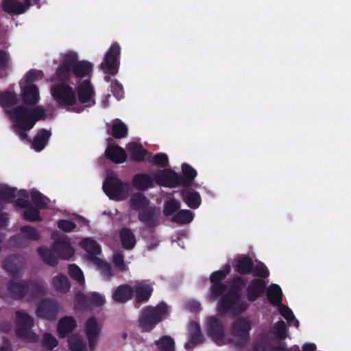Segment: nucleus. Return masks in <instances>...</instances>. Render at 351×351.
Wrapping results in <instances>:
<instances>
[{
    "label": "nucleus",
    "instance_id": "nucleus-1",
    "mask_svg": "<svg viewBox=\"0 0 351 351\" xmlns=\"http://www.w3.org/2000/svg\"><path fill=\"white\" fill-rule=\"evenodd\" d=\"M6 112L14 121L13 128L14 132L23 140L27 138L26 130L32 129L37 120L45 119V110L41 106L36 107L17 106Z\"/></svg>",
    "mask_w": 351,
    "mask_h": 351
},
{
    "label": "nucleus",
    "instance_id": "nucleus-2",
    "mask_svg": "<svg viewBox=\"0 0 351 351\" xmlns=\"http://www.w3.org/2000/svg\"><path fill=\"white\" fill-rule=\"evenodd\" d=\"M244 285L242 278L237 277L233 280L228 291L219 300L217 309L221 314L230 313L235 315L247 309V303L239 300V292Z\"/></svg>",
    "mask_w": 351,
    "mask_h": 351
},
{
    "label": "nucleus",
    "instance_id": "nucleus-3",
    "mask_svg": "<svg viewBox=\"0 0 351 351\" xmlns=\"http://www.w3.org/2000/svg\"><path fill=\"white\" fill-rule=\"evenodd\" d=\"M53 239L54 240L53 250L45 247L38 249V253L43 261L50 266H55L58 263L54 252L63 259H69L74 254V250L71 246L69 239L66 236L59 235L56 237L55 234H53Z\"/></svg>",
    "mask_w": 351,
    "mask_h": 351
},
{
    "label": "nucleus",
    "instance_id": "nucleus-4",
    "mask_svg": "<svg viewBox=\"0 0 351 351\" xmlns=\"http://www.w3.org/2000/svg\"><path fill=\"white\" fill-rule=\"evenodd\" d=\"M77 54L69 52L64 55L62 64L56 71L59 79L66 82L70 77L71 71L77 77H84L88 75L92 70V64L86 61H77Z\"/></svg>",
    "mask_w": 351,
    "mask_h": 351
},
{
    "label": "nucleus",
    "instance_id": "nucleus-5",
    "mask_svg": "<svg viewBox=\"0 0 351 351\" xmlns=\"http://www.w3.org/2000/svg\"><path fill=\"white\" fill-rule=\"evenodd\" d=\"M182 169L185 178L178 176L171 169L160 170L155 175L156 180L160 184L166 186L173 187L177 184L189 186L191 181L196 177L197 172L189 165L184 163Z\"/></svg>",
    "mask_w": 351,
    "mask_h": 351
},
{
    "label": "nucleus",
    "instance_id": "nucleus-6",
    "mask_svg": "<svg viewBox=\"0 0 351 351\" xmlns=\"http://www.w3.org/2000/svg\"><path fill=\"white\" fill-rule=\"evenodd\" d=\"M167 313V306L163 302L154 308L147 306L141 311L138 318V326L145 331H151L162 321V316Z\"/></svg>",
    "mask_w": 351,
    "mask_h": 351
},
{
    "label": "nucleus",
    "instance_id": "nucleus-7",
    "mask_svg": "<svg viewBox=\"0 0 351 351\" xmlns=\"http://www.w3.org/2000/svg\"><path fill=\"white\" fill-rule=\"evenodd\" d=\"M34 326V319L23 311L16 312V333L18 337L29 342H36L39 336L31 329Z\"/></svg>",
    "mask_w": 351,
    "mask_h": 351
},
{
    "label": "nucleus",
    "instance_id": "nucleus-8",
    "mask_svg": "<svg viewBox=\"0 0 351 351\" xmlns=\"http://www.w3.org/2000/svg\"><path fill=\"white\" fill-rule=\"evenodd\" d=\"M251 329V321L243 317L236 319L230 328L229 341L237 346L244 345L249 340V331Z\"/></svg>",
    "mask_w": 351,
    "mask_h": 351
},
{
    "label": "nucleus",
    "instance_id": "nucleus-9",
    "mask_svg": "<svg viewBox=\"0 0 351 351\" xmlns=\"http://www.w3.org/2000/svg\"><path fill=\"white\" fill-rule=\"evenodd\" d=\"M128 183L122 182L115 177H108L103 184L106 194L112 199L120 201L127 198L130 190Z\"/></svg>",
    "mask_w": 351,
    "mask_h": 351
},
{
    "label": "nucleus",
    "instance_id": "nucleus-10",
    "mask_svg": "<svg viewBox=\"0 0 351 351\" xmlns=\"http://www.w3.org/2000/svg\"><path fill=\"white\" fill-rule=\"evenodd\" d=\"M40 238V234L35 228L31 226H23L21 228V233L12 237L9 239V243L12 246L26 247L29 245L28 241H36Z\"/></svg>",
    "mask_w": 351,
    "mask_h": 351
},
{
    "label": "nucleus",
    "instance_id": "nucleus-11",
    "mask_svg": "<svg viewBox=\"0 0 351 351\" xmlns=\"http://www.w3.org/2000/svg\"><path fill=\"white\" fill-rule=\"evenodd\" d=\"M50 91L55 100L61 104L72 106L76 102L75 93L69 85H53Z\"/></svg>",
    "mask_w": 351,
    "mask_h": 351
},
{
    "label": "nucleus",
    "instance_id": "nucleus-12",
    "mask_svg": "<svg viewBox=\"0 0 351 351\" xmlns=\"http://www.w3.org/2000/svg\"><path fill=\"white\" fill-rule=\"evenodd\" d=\"M120 55V47L117 43L113 44L104 57V62L99 65L105 73L114 75L119 70L118 57Z\"/></svg>",
    "mask_w": 351,
    "mask_h": 351
},
{
    "label": "nucleus",
    "instance_id": "nucleus-13",
    "mask_svg": "<svg viewBox=\"0 0 351 351\" xmlns=\"http://www.w3.org/2000/svg\"><path fill=\"white\" fill-rule=\"evenodd\" d=\"M58 311V303L54 300L46 298L38 303L36 315L40 318L51 320L56 318Z\"/></svg>",
    "mask_w": 351,
    "mask_h": 351
},
{
    "label": "nucleus",
    "instance_id": "nucleus-14",
    "mask_svg": "<svg viewBox=\"0 0 351 351\" xmlns=\"http://www.w3.org/2000/svg\"><path fill=\"white\" fill-rule=\"evenodd\" d=\"M225 270L226 271H215L210 276V281L214 284L210 287L211 292L208 296V298L210 301L215 300L217 297H219L228 289V287L226 285L219 283L226 277V275L230 272V267L229 265H226Z\"/></svg>",
    "mask_w": 351,
    "mask_h": 351
},
{
    "label": "nucleus",
    "instance_id": "nucleus-15",
    "mask_svg": "<svg viewBox=\"0 0 351 351\" xmlns=\"http://www.w3.org/2000/svg\"><path fill=\"white\" fill-rule=\"evenodd\" d=\"M101 326L94 317L88 318L85 324V333L88 340L89 348L93 350L98 341Z\"/></svg>",
    "mask_w": 351,
    "mask_h": 351
},
{
    "label": "nucleus",
    "instance_id": "nucleus-16",
    "mask_svg": "<svg viewBox=\"0 0 351 351\" xmlns=\"http://www.w3.org/2000/svg\"><path fill=\"white\" fill-rule=\"evenodd\" d=\"M208 335L217 344H225L224 330L221 322L215 317H210L207 319Z\"/></svg>",
    "mask_w": 351,
    "mask_h": 351
},
{
    "label": "nucleus",
    "instance_id": "nucleus-17",
    "mask_svg": "<svg viewBox=\"0 0 351 351\" xmlns=\"http://www.w3.org/2000/svg\"><path fill=\"white\" fill-rule=\"evenodd\" d=\"M160 217V209L154 206L141 210L138 215V219L149 228L158 225Z\"/></svg>",
    "mask_w": 351,
    "mask_h": 351
},
{
    "label": "nucleus",
    "instance_id": "nucleus-18",
    "mask_svg": "<svg viewBox=\"0 0 351 351\" xmlns=\"http://www.w3.org/2000/svg\"><path fill=\"white\" fill-rule=\"evenodd\" d=\"M78 99L82 104L90 106L95 104L93 99L94 90L89 80H84L77 88Z\"/></svg>",
    "mask_w": 351,
    "mask_h": 351
},
{
    "label": "nucleus",
    "instance_id": "nucleus-19",
    "mask_svg": "<svg viewBox=\"0 0 351 351\" xmlns=\"http://www.w3.org/2000/svg\"><path fill=\"white\" fill-rule=\"evenodd\" d=\"M25 259L20 255L14 254L8 256L3 263L4 269L12 276H16L22 269Z\"/></svg>",
    "mask_w": 351,
    "mask_h": 351
},
{
    "label": "nucleus",
    "instance_id": "nucleus-20",
    "mask_svg": "<svg viewBox=\"0 0 351 351\" xmlns=\"http://www.w3.org/2000/svg\"><path fill=\"white\" fill-rule=\"evenodd\" d=\"M132 287L134 293H135L136 301L138 303L147 302L153 291V288L143 281L136 282Z\"/></svg>",
    "mask_w": 351,
    "mask_h": 351
},
{
    "label": "nucleus",
    "instance_id": "nucleus-21",
    "mask_svg": "<svg viewBox=\"0 0 351 351\" xmlns=\"http://www.w3.org/2000/svg\"><path fill=\"white\" fill-rule=\"evenodd\" d=\"M31 5V0H25L24 3L17 0H5L3 4V10L10 13L20 14L25 12Z\"/></svg>",
    "mask_w": 351,
    "mask_h": 351
},
{
    "label": "nucleus",
    "instance_id": "nucleus-22",
    "mask_svg": "<svg viewBox=\"0 0 351 351\" xmlns=\"http://www.w3.org/2000/svg\"><path fill=\"white\" fill-rule=\"evenodd\" d=\"M9 293L14 298H27L28 282L14 279L8 284Z\"/></svg>",
    "mask_w": 351,
    "mask_h": 351
},
{
    "label": "nucleus",
    "instance_id": "nucleus-23",
    "mask_svg": "<svg viewBox=\"0 0 351 351\" xmlns=\"http://www.w3.org/2000/svg\"><path fill=\"white\" fill-rule=\"evenodd\" d=\"M134 289L132 286L125 284L119 286L113 292V300L119 303H125L132 298Z\"/></svg>",
    "mask_w": 351,
    "mask_h": 351
},
{
    "label": "nucleus",
    "instance_id": "nucleus-24",
    "mask_svg": "<svg viewBox=\"0 0 351 351\" xmlns=\"http://www.w3.org/2000/svg\"><path fill=\"white\" fill-rule=\"evenodd\" d=\"M159 171L154 173L152 176L147 174H138L133 178V185L138 191H145L153 186L155 181L160 184L155 179V175Z\"/></svg>",
    "mask_w": 351,
    "mask_h": 351
},
{
    "label": "nucleus",
    "instance_id": "nucleus-25",
    "mask_svg": "<svg viewBox=\"0 0 351 351\" xmlns=\"http://www.w3.org/2000/svg\"><path fill=\"white\" fill-rule=\"evenodd\" d=\"M17 196L27 197L28 194L25 190L16 192V188H11L6 184H0V199L6 202H11Z\"/></svg>",
    "mask_w": 351,
    "mask_h": 351
},
{
    "label": "nucleus",
    "instance_id": "nucleus-26",
    "mask_svg": "<svg viewBox=\"0 0 351 351\" xmlns=\"http://www.w3.org/2000/svg\"><path fill=\"white\" fill-rule=\"evenodd\" d=\"M105 155L107 158L118 164L125 162L127 159L125 151L118 145L109 144L105 151Z\"/></svg>",
    "mask_w": 351,
    "mask_h": 351
},
{
    "label": "nucleus",
    "instance_id": "nucleus-27",
    "mask_svg": "<svg viewBox=\"0 0 351 351\" xmlns=\"http://www.w3.org/2000/svg\"><path fill=\"white\" fill-rule=\"evenodd\" d=\"M190 341L184 344L186 349L193 348L204 341V336L201 332L200 326L196 322H191L189 326Z\"/></svg>",
    "mask_w": 351,
    "mask_h": 351
},
{
    "label": "nucleus",
    "instance_id": "nucleus-28",
    "mask_svg": "<svg viewBox=\"0 0 351 351\" xmlns=\"http://www.w3.org/2000/svg\"><path fill=\"white\" fill-rule=\"evenodd\" d=\"M16 204L20 208H27L23 212V216L26 220L34 221L40 219L38 210L33 207L27 199L18 198L16 200Z\"/></svg>",
    "mask_w": 351,
    "mask_h": 351
},
{
    "label": "nucleus",
    "instance_id": "nucleus-29",
    "mask_svg": "<svg viewBox=\"0 0 351 351\" xmlns=\"http://www.w3.org/2000/svg\"><path fill=\"white\" fill-rule=\"evenodd\" d=\"M23 101L28 105L36 104L39 99L38 88L34 84H27L23 89Z\"/></svg>",
    "mask_w": 351,
    "mask_h": 351
},
{
    "label": "nucleus",
    "instance_id": "nucleus-30",
    "mask_svg": "<svg viewBox=\"0 0 351 351\" xmlns=\"http://www.w3.org/2000/svg\"><path fill=\"white\" fill-rule=\"evenodd\" d=\"M149 200L142 193H134L130 199V206L132 209L137 211L138 213L149 207Z\"/></svg>",
    "mask_w": 351,
    "mask_h": 351
},
{
    "label": "nucleus",
    "instance_id": "nucleus-31",
    "mask_svg": "<svg viewBox=\"0 0 351 351\" xmlns=\"http://www.w3.org/2000/svg\"><path fill=\"white\" fill-rule=\"evenodd\" d=\"M47 291L45 285L40 281L28 282L27 299L32 300L40 298L45 295Z\"/></svg>",
    "mask_w": 351,
    "mask_h": 351
},
{
    "label": "nucleus",
    "instance_id": "nucleus-32",
    "mask_svg": "<svg viewBox=\"0 0 351 351\" xmlns=\"http://www.w3.org/2000/svg\"><path fill=\"white\" fill-rule=\"evenodd\" d=\"M265 287V283L263 280L255 279L248 285L247 289V296L249 300L255 301Z\"/></svg>",
    "mask_w": 351,
    "mask_h": 351
},
{
    "label": "nucleus",
    "instance_id": "nucleus-33",
    "mask_svg": "<svg viewBox=\"0 0 351 351\" xmlns=\"http://www.w3.org/2000/svg\"><path fill=\"white\" fill-rule=\"evenodd\" d=\"M77 326L75 319L72 317L66 316L62 318L58 324V330L60 335L63 337L71 332Z\"/></svg>",
    "mask_w": 351,
    "mask_h": 351
},
{
    "label": "nucleus",
    "instance_id": "nucleus-34",
    "mask_svg": "<svg viewBox=\"0 0 351 351\" xmlns=\"http://www.w3.org/2000/svg\"><path fill=\"white\" fill-rule=\"evenodd\" d=\"M51 132L47 130L42 129L39 131L37 135L34 137L32 142V147L37 151H41L46 145Z\"/></svg>",
    "mask_w": 351,
    "mask_h": 351
},
{
    "label": "nucleus",
    "instance_id": "nucleus-35",
    "mask_svg": "<svg viewBox=\"0 0 351 351\" xmlns=\"http://www.w3.org/2000/svg\"><path fill=\"white\" fill-rule=\"evenodd\" d=\"M122 245L126 250H132L136 244V238L130 229L123 228L120 231Z\"/></svg>",
    "mask_w": 351,
    "mask_h": 351
},
{
    "label": "nucleus",
    "instance_id": "nucleus-36",
    "mask_svg": "<svg viewBox=\"0 0 351 351\" xmlns=\"http://www.w3.org/2000/svg\"><path fill=\"white\" fill-rule=\"evenodd\" d=\"M82 245L88 254L86 258L90 261V256H96L101 253V247L99 244L93 239H85L82 241Z\"/></svg>",
    "mask_w": 351,
    "mask_h": 351
},
{
    "label": "nucleus",
    "instance_id": "nucleus-37",
    "mask_svg": "<svg viewBox=\"0 0 351 351\" xmlns=\"http://www.w3.org/2000/svg\"><path fill=\"white\" fill-rule=\"evenodd\" d=\"M128 149L131 157L136 161H141L149 156V153H147L140 144L131 143L128 145Z\"/></svg>",
    "mask_w": 351,
    "mask_h": 351
},
{
    "label": "nucleus",
    "instance_id": "nucleus-38",
    "mask_svg": "<svg viewBox=\"0 0 351 351\" xmlns=\"http://www.w3.org/2000/svg\"><path fill=\"white\" fill-rule=\"evenodd\" d=\"M267 295L269 300L276 306L281 305L282 303V291L277 285H271L267 289Z\"/></svg>",
    "mask_w": 351,
    "mask_h": 351
},
{
    "label": "nucleus",
    "instance_id": "nucleus-39",
    "mask_svg": "<svg viewBox=\"0 0 351 351\" xmlns=\"http://www.w3.org/2000/svg\"><path fill=\"white\" fill-rule=\"evenodd\" d=\"M68 343L73 351H87L86 343L81 335H73L70 336Z\"/></svg>",
    "mask_w": 351,
    "mask_h": 351
},
{
    "label": "nucleus",
    "instance_id": "nucleus-40",
    "mask_svg": "<svg viewBox=\"0 0 351 351\" xmlns=\"http://www.w3.org/2000/svg\"><path fill=\"white\" fill-rule=\"evenodd\" d=\"M53 283L56 290L61 293H66L70 289L69 279L66 276L62 274L53 277Z\"/></svg>",
    "mask_w": 351,
    "mask_h": 351
},
{
    "label": "nucleus",
    "instance_id": "nucleus-41",
    "mask_svg": "<svg viewBox=\"0 0 351 351\" xmlns=\"http://www.w3.org/2000/svg\"><path fill=\"white\" fill-rule=\"evenodd\" d=\"M90 262L95 264L99 269L101 274L107 279H109L112 276L110 265L103 262L97 256H90Z\"/></svg>",
    "mask_w": 351,
    "mask_h": 351
},
{
    "label": "nucleus",
    "instance_id": "nucleus-42",
    "mask_svg": "<svg viewBox=\"0 0 351 351\" xmlns=\"http://www.w3.org/2000/svg\"><path fill=\"white\" fill-rule=\"evenodd\" d=\"M193 218V213L190 210H181L173 217L172 221L180 224H186L192 221Z\"/></svg>",
    "mask_w": 351,
    "mask_h": 351
},
{
    "label": "nucleus",
    "instance_id": "nucleus-43",
    "mask_svg": "<svg viewBox=\"0 0 351 351\" xmlns=\"http://www.w3.org/2000/svg\"><path fill=\"white\" fill-rule=\"evenodd\" d=\"M174 341L169 336H164L156 341V345L160 351H175Z\"/></svg>",
    "mask_w": 351,
    "mask_h": 351
},
{
    "label": "nucleus",
    "instance_id": "nucleus-44",
    "mask_svg": "<svg viewBox=\"0 0 351 351\" xmlns=\"http://www.w3.org/2000/svg\"><path fill=\"white\" fill-rule=\"evenodd\" d=\"M41 344L48 350H53L58 344V339L50 332H45L43 335Z\"/></svg>",
    "mask_w": 351,
    "mask_h": 351
},
{
    "label": "nucleus",
    "instance_id": "nucleus-45",
    "mask_svg": "<svg viewBox=\"0 0 351 351\" xmlns=\"http://www.w3.org/2000/svg\"><path fill=\"white\" fill-rule=\"evenodd\" d=\"M252 267V260L249 257H244L239 260L237 265L238 272L241 274L251 272Z\"/></svg>",
    "mask_w": 351,
    "mask_h": 351
},
{
    "label": "nucleus",
    "instance_id": "nucleus-46",
    "mask_svg": "<svg viewBox=\"0 0 351 351\" xmlns=\"http://www.w3.org/2000/svg\"><path fill=\"white\" fill-rule=\"evenodd\" d=\"M32 200L33 203L40 209L45 208L47 205L48 198L43 195L40 193L36 190H32Z\"/></svg>",
    "mask_w": 351,
    "mask_h": 351
},
{
    "label": "nucleus",
    "instance_id": "nucleus-47",
    "mask_svg": "<svg viewBox=\"0 0 351 351\" xmlns=\"http://www.w3.org/2000/svg\"><path fill=\"white\" fill-rule=\"evenodd\" d=\"M112 136L116 138H123L127 135L128 128L122 122H117L112 125Z\"/></svg>",
    "mask_w": 351,
    "mask_h": 351
},
{
    "label": "nucleus",
    "instance_id": "nucleus-48",
    "mask_svg": "<svg viewBox=\"0 0 351 351\" xmlns=\"http://www.w3.org/2000/svg\"><path fill=\"white\" fill-rule=\"evenodd\" d=\"M17 101L16 95L12 93H4L0 95V104L3 107L14 106Z\"/></svg>",
    "mask_w": 351,
    "mask_h": 351
},
{
    "label": "nucleus",
    "instance_id": "nucleus-49",
    "mask_svg": "<svg viewBox=\"0 0 351 351\" xmlns=\"http://www.w3.org/2000/svg\"><path fill=\"white\" fill-rule=\"evenodd\" d=\"M184 199L189 206L193 209L197 208L201 203L200 196L197 192L186 194L184 197Z\"/></svg>",
    "mask_w": 351,
    "mask_h": 351
},
{
    "label": "nucleus",
    "instance_id": "nucleus-50",
    "mask_svg": "<svg viewBox=\"0 0 351 351\" xmlns=\"http://www.w3.org/2000/svg\"><path fill=\"white\" fill-rule=\"evenodd\" d=\"M9 54L3 50H0V78L6 75L5 70L9 67Z\"/></svg>",
    "mask_w": 351,
    "mask_h": 351
},
{
    "label": "nucleus",
    "instance_id": "nucleus-51",
    "mask_svg": "<svg viewBox=\"0 0 351 351\" xmlns=\"http://www.w3.org/2000/svg\"><path fill=\"white\" fill-rule=\"evenodd\" d=\"M69 272L72 278L77 280L80 284L84 283V278L82 270L75 265H71L69 267Z\"/></svg>",
    "mask_w": 351,
    "mask_h": 351
},
{
    "label": "nucleus",
    "instance_id": "nucleus-52",
    "mask_svg": "<svg viewBox=\"0 0 351 351\" xmlns=\"http://www.w3.org/2000/svg\"><path fill=\"white\" fill-rule=\"evenodd\" d=\"M180 207V202L174 199H170L165 202V207L163 209V213L166 216L171 215L176 211H177Z\"/></svg>",
    "mask_w": 351,
    "mask_h": 351
},
{
    "label": "nucleus",
    "instance_id": "nucleus-53",
    "mask_svg": "<svg viewBox=\"0 0 351 351\" xmlns=\"http://www.w3.org/2000/svg\"><path fill=\"white\" fill-rule=\"evenodd\" d=\"M147 160L149 162L156 163L162 167H165L168 163V158L165 154H158L154 156H152V154H149V156L147 157Z\"/></svg>",
    "mask_w": 351,
    "mask_h": 351
},
{
    "label": "nucleus",
    "instance_id": "nucleus-54",
    "mask_svg": "<svg viewBox=\"0 0 351 351\" xmlns=\"http://www.w3.org/2000/svg\"><path fill=\"white\" fill-rule=\"evenodd\" d=\"M280 314L287 320L289 323L294 322L296 328L299 326V322L295 319L294 315L291 310L286 306H281L280 308Z\"/></svg>",
    "mask_w": 351,
    "mask_h": 351
},
{
    "label": "nucleus",
    "instance_id": "nucleus-55",
    "mask_svg": "<svg viewBox=\"0 0 351 351\" xmlns=\"http://www.w3.org/2000/svg\"><path fill=\"white\" fill-rule=\"evenodd\" d=\"M273 332L281 339H284L286 337V325L283 321L277 322L274 328Z\"/></svg>",
    "mask_w": 351,
    "mask_h": 351
},
{
    "label": "nucleus",
    "instance_id": "nucleus-56",
    "mask_svg": "<svg viewBox=\"0 0 351 351\" xmlns=\"http://www.w3.org/2000/svg\"><path fill=\"white\" fill-rule=\"evenodd\" d=\"M113 263L121 271L126 270V265L124 263V256L122 252H117L113 256Z\"/></svg>",
    "mask_w": 351,
    "mask_h": 351
},
{
    "label": "nucleus",
    "instance_id": "nucleus-57",
    "mask_svg": "<svg viewBox=\"0 0 351 351\" xmlns=\"http://www.w3.org/2000/svg\"><path fill=\"white\" fill-rule=\"evenodd\" d=\"M43 77V72L37 70H32L26 74L25 82L27 84H32V83L37 79H40Z\"/></svg>",
    "mask_w": 351,
    "mask_h": 351
},
{
    "label": "nucleus",
    "instance_id": "nucleus-58",
    "mask_svg": "<svg viewBox=\"0 0 351 351\" xmlns=\"http://www.w3.org/2000/svg\"><path fill=\"white\" fill-rule=\"evenodd\" d=\"M254 273L256 276L261 277H267L269 275V271L266 266L262 263H259L254 269Z\"/></svg>",
    "mask_w": 351,
    "mask_h": 351
},
{
    "label": "nucleus",
    "instance_id": "nucleus-59",
    "mask_svg": "<svg viewBox=\"0 0 351 351\" xmlns=\"http://www.w3.org/2000/svg\"><path fill=\"white\" fill-rule=\"evenodd\" d=\"M75 223L68 220L62 219L58 222V227L66 232L72 231L75 228Z\"/></svg>",
    "mask_w": 351,
    "mask_h": 351
},
{
    "label": "nucleus",
    "instance_id": "nucleus-60",
    "mask_svg": "<svg viewBox=\"0 0 351 351\" xmlns=\"http://www.w3.org/2000/svg\"><path fill=\"white\" fill-rule=\"evenodd\" d=\"M88 300L90 303L97 306L104 304L105 302L104 298L97 293H93Z\"/></svg>",
    "mask_w": 351,
    "mask_h": 351
},
{
    "label": "nucleus",
    "instance_id": "nucleus-61",
    "mask_svg": "<svg viewBox=\"0 0 351 351\" xmlns=\"http://www.w3.org/2000/svg\"><path fill=\"white\" fill-rule=\"evenodd\" d=\"M266 346V342L265 340H258L254 344V350L255 351H265Z\"/></svg>",
    "mask_w": 351,
    "mask_h": 351
},
{
    "label": "nucleus",
    "instance_id": "nucleus-62",
    "mask_svg": "<svg viewBox=\"0 0 351 351\" xmlns=\"http://www.w3.org/2000/svg\"><path fill=\"white\" fill-rule=\"evenodd\" d=\"M76 298L82 305H86L88 300H89L88 296L81 293L77 294Z\"/></svg>",
    "mask_w": 351,
    "mask_h": 351
},
{
    "label": "nucleus",
    "instance_id": "nucleus-63",
    "mask_svg": "<svg viewBox=\"0 0 351 351\" xmlns=\"http://www.w3.org/2000/svg\"><path fill=\"white\" fill-rule=\"evenodd\" d=\"M188 307L191 311H199L200 310V304L197 302H191L188 304Z\"/></svg>",
    "mask_w": 351,
    "mask_h": 351
},
{
    "label": "nucleus",
    "instance_id": "nucleus-64",
    "mask_svg": "<svg viewBox=\"0 0 351 351\" xmlns=\"http://www.w3.org/2000/svg\"><path fill=\"white\" fill-rule=\"evenodd\" d=\"M271 351H288L285 342H280L276 347L274 348Z\"/></svg>",
    "mask_w": 351,
    "mask_h": 351
}]
</instances>
